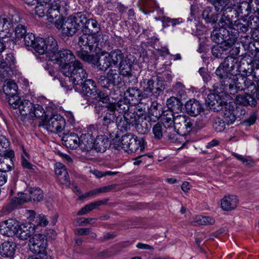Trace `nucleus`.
<instances>
[{
  "mask_svg": "<svg viewBox=\"0 0 259 259\" xmlns=\"http://www.w3.org/2000/svg\"><path fill=\"white\" fill-rule=\"evenodd\" d=\"M68 8L66 1L54 0L47 15L48 21L54 23L58 29H62V33L68 36L73 35L85 20V15L82 13H77L63 20L61 16Z\"/></svg>",
  "mask_w": 259,
  "mask_h": 259,
  "instance_id": "nucleus-1",
  "label": "nucleus"
},
{
  "mask_svg": "<svg viewBox=\"0 0 259 259\" xmlns=\"http://www.w3.org/2000/svg\"><path fill=\"white\" fill-rule=\"evenodd\" d=\"M237 59L232 56H227L223 63H221L215 70V74L221 79V87L220 91L218 84L213 87L216 94L223 92L229 88L231 94L234 89L236 92L241 91L245 87V81L247 83H251L246 76L241 74H233V71L235 67Z\"/></svg>",
  "mask_w": 259,
  "mask_h": 259,
  "instance_id": "nucleus-2",
  "label": "nucleus"
},
{
  "mask_svg": "<svg viewBox=\"0 0 259 259\" xmlns=\"http://www.w3.org/2000/svg\"><path fill=\"white\" fill-rule=\"evenodd\" d=\"M59 65L61 72L69 78L73 76V79L78 81L80 79L79 75H85L84 68L81 62L76 60L72 52L68 49L58 50L52 53L50 59Z\"/></svg>",
  "mask_w": 259,
  "mask_h": 259,
  "instance_id": "nucleus-3",
  "label": "nucleus"
},
{
  "mask_svg": "<svg viewBox=\"0 0 259 259\" xmlns=\"http://www.w3.org/2000/svg\"><path fill=\"white\" fill-rule=\"evenodd\" d=\"M108 39V36L105 34L98 35L96 37L83 33L78 37L77 44L80 50L77 52V56L85 62H93L95 56L90 55V52H96L97 49H101L102 44Z\"/></svg>",
  "mask_w": 259,
  "mask_h": 259,
  "instance_id": "nucleus-4",
  "label": "nucleus"
},
{
  "mask_svg": "<svg viewBox=\"0 0 259 259\" xmlns=\"http://www.w3.org/2000/svg\"><path fill=\"white\" fill-rule=\"evenodd\" d=\"M85 75L80 76L78 81L73 79V76L69 78V80L72 83L76 89L81 88L82 93L84 95L90 97L98 102L106 103L109 100L108 96L103 92L98 91L96 89L94 81L91 79H87L88 74L84 69Z\"/></svg>",
  "mask_w": 259,
  "mask_h": 259,
  "instance_id": "nucleus-5",
  "label": "nucleus"
},
{
  "mask_svg": "<svg viewBox=\"0 0 259 259\" xmlns=\"http://www.w3.org/2000/svg\"><path fill=\"white\" fill-rule=\"evenodd\" d=\"M207 102L210 108L214 111H220L227 124L234 123L236 120L234 113L235 106L232 102H227L216 93L208 95Z\"/></svg>",
  "mask_w": 259,
  "mask_h": 259,
  "instance_id": "nucleus-6",
  "label": "nucleus"
},
{
  "mask_svg": "<svg viewBox=\"0 0 259 259\" xmlns=\"http://www.w3.org/2000/svg\"><path fill=\"white\" fill-rule=\"evenodd\" d=\"M103 104L104 105L102 107L96 108V112L99 116L102 117L103 127L99 128L97 125H90L89 126V130L90 132H93L97 128L100 130L101 133L104 134L109 133L110 134L108 130V125L114 123L115 118L116 117L117 115L108 101L106 103Z\"/></svg>",
  "mask_w": 259,
  "mask_h": 259,
  "instance_id": "nucleus-7",
  "label": "nucleus"
},
{
  "mask_svg": "<svg viewBox=\"0 0 259 259\" xmlns=\"http://www.w3.org/2000/svg\"><path fill=\"white\" fill-rule=\"evenodd\" d=\"M119 148L127 152H142L144 151L146 142L141 137L128 133L122 136Z\"/></svg>",
  "mask_w": 259,
  "mask_h": 259,
  "instance_id": "nucleus-8",
  "label": "nucleus"
},
{
  "mask_svg": "<svg viewBox=\"0 0 259 259\" xmlns=\"http://www.w3.org/2000/svg\"><path fill=\"white\" fill-rule=\"evenodd\" d=\"M32 48L39 54H47L50 59L52 53L58 50V44L57 40L52 36H49L45 39L37 37Z\"/></svg>",
  "mask_w": 259,
  "mask_h": 259,
  "instance_id": "nucleus-9",
  "label": "nucleus"
},
{
  "mask_svg": "<svg viewBox=\"0 0 259 259\" xmlns=\"http://www.w3.org/2000/svg\"><path fill=\"white\" fill-rule=\"evenodd\" d=\"M20 18L18 14L13 12L12 14L4 15L0 17V38L11 37L13 31L14 24L18 23Z\"/></svg>",
  "mask_w": 259,
  "mask_h": 259,
  "instance_id": "nucleus-10",
  "label": "nucleus"
},
{
  "mask_svg": "<svg viewBox=\"0 0 259 259\" xmlns=\"http://www.w3.org/2000/svg\"><path fill=\"white\" fill-rule=\"evenodd\" d=\"M193 122L191 119L186 115H180L175 117V124L174 126L175 131L172 132L171 136L176 138L174 140L178 139V135L185 136L189 134L192 130Z\"/></svg>",
  "mask_w": 259,
  "mask_h": 259,
  "instance_id": "nucleus-11",
  "label": "nucleus"
},
{
  "mask_svg": "<svg viewBox=\"0 0 259 259\" xmlns=\"http://www.w3.org/2000/svg\"><path fill=\"white\" fill-rule=\"evenodd\" d=\"M19 112L22 115L28 116L31 118H40L45 113L44 108L38 104H33L27 100H22L18 108Z\"/></svg>",
  "mask_w": 259,
  "mask_h": 259,
  "instance_id": "nucleus-12",
  "label": "nucleus"
},
{
  "mask_svg": "<svg viewBox=\"0 0 259 259\" xmlns=\"http://www.w3.org/2000/svg\"><path fill=\"white\" fill-rule=\"evenodd\" d=\"M41 125L49 132L58 133L64 130L65 121L60 115L55 114L42 120Z\"/></svg>",
  "mask_w": 259,
  "mask_h": 259,
  "instance_id": "nucleus-13",
  "label": "nucleus"
},
{
  "mask_svg": "<svg viewBox=\"0 0 259 259\" xmlns=\"http://www.w3.org/2000/svg\"><path fill=\"white\" fill-rule=\"evenodd\" d=\"M140 115L135 114V111L129 112V114L125 115H119L116 118V125L121 131H127L130 129L131 124H136L139 119Z\"/></svg>",
  "mask_w": 259,
  "mask_h": 259,
  "instance_id": "nucleus-14",
  "label": "nucleus"
},
{
  "mask_svg": "<svg viewBox=\"0 0 259 259\" xmlns=\"http://www.w3.org/2000/svg\"><path fill=\"white\" fill-rule=\"evenodd\" d=\"M30 250L34 254H44L47 247V239L42 234H36L29 240Z\"/></svg>",
  "mask_w": 259,
  "mask_h": 259,
  "instance_id": "nucleus-15",
  "label": "nucleus"
},
{
  "mask_svg": "<svg viewBox=\"0 0 259 259\" xmlns=\"http://www.w3.org/2000/svg\"><path fill=\"white\" fill-rule=\"evenodd\" d=\"M118 70L114 69H110L106 76H101L99 82L104 88H108L110 84L114 86L118 85L122 82V78L120 76Z\"/></svg>",
  "mask_w": 259,
  "mask_h": 259,
  "instance_id": "nucleus-16",
  "label": "nucleus"
},
{
  "mask_svg": "<svg viewBox=\"0 0 259 259\" xmlns=\"http://www.w3.org/2000/svg\"><path fill=\"white\" fill-rule=\"evenodd\" d=\"M15 67V59L12 54L7 55L5 59L0 61V81L9 78Z\"/></svg>",
  "mask_w": 259,
  "mask_h": 259,
  "instance_id": "nucleus-17",
  "label": "nucleus"
},
{
  "mask_svg": "<svg viewBox=\"0 0 259 259\" xmlns=\"http://www.w3.org/2000/svg\"><path fill=\"white\" fill-rule=\"evenodd\" d=\"M231 35L227 29L217 28L212 31L211 38L215 43L227 44V46L232 47L235 42L230 44Z\"/></svg>",
  "mask_w": 259,
  "mask_h": 259,
  "instance_id": "nucleus-18",
  "label": "nucleus"
},
{
  "mask_svg": "<svg viewBox=\"0 0 259 259\" xmlns=\"http://www.w3.org/2000/svg\"><path fill=\"white\" fill-rule=\"evenodd\" d=\"M153 78L143 79L140 82V88L143 91V98H148L152 95H159L162 90L155 85Z\"/></svg>",
  "mask_w": 259,
  "mask_h": 259,
  "instance_id": "nucleus-19",
  "label": "nucleus"
},
{
  "mask_svg": "<svg viewBox=\"0 0 259 259\" xmlns=\"http://www.w3.org/2000/svg\"><path fill=\"white\" fill-rule=\"evenodd\" d=\"M160 117L162 123H161L166 127V131L169 134V139L175 140L176 139L174 136H171L172 132L175 131L174 127L175 124V117L171 111H163L160 115Z\"/></svg>",
  "mask_w": 259,
  "mask_h": 259,
  "instance_id": "nucleus-20",
  "label": "nucleus"
},
{
  "mask_svg": "<svg viewBox=\"0 0 259 259\" xmlns=\"http://www.w3.org/2000/svg\"><path fill=\"white\" fill-rule=\"evenodd\" d=\"M18 222L15 219H9L0 223V233L10 237L16 234Z\"/></svg>",
  "mask_w": 259,
  "mask_h": 259,
  "instance_id": "nucleus-21",
  "label": "nucleus"
},
{
  "mask_svg": "<svg viewBox=\"0 0 259 259\" xmlns=\"http://www.w3.org/2000/svg\"><path fill=\"white\" fill-rule=\"evenodd\" d=\"M55 174L57 175L58 181L63 187L68 188L70 182L65 166L61 163H56L55 165Z\"/></svg>",
  "mask_w": 259,
  "mask_h": 259,
  "instance_id": "nucleus-22",
  "label": "nucleus"
},
{
  "mask_svg": "<svg viewBox=\"0 0 259 259\" xmlns=\"http://www.w3.org/2000/svg\"><path fill=\"white\" fill-rule=\"evenodd\" d=\"M81 25H84L82 30L83 33L94 35L95 37L98 35L103 34L99 33L100 29V26L97 21L93 19H87L85 16V20L83 21Z\"/></svg>",
  "mask_w": 259,
  "mask_h": 259,
  "instance_id": "nucleus-23",
  "label": "nucleus"
},
{
  "mask_svg": "<svg viewBox=\"0 0 259 259\" xmlns=\"http://www.w3.org/2000/svg\"><path fill=\"white\" fill-rule=\"evenodd\" d=\"M35 232V225L31 224H18L16 235L21 240H26Z\"/></svg>",
  "mask_w": 259,
  "mask_h": 259,
  "instance_id": "nucleus-24",
  "label": "nucleus"
},
{
  "mask_svg": "<svg viewBox=\"0 0 259 259\" xmlns=\"http://www.w3.org/2000/svg\"><path fill=\"white\" fill-rule=\"evenodd\" d=\"M235 103L236 104L243 106L254 107L256 105L255 98L252 96L250 92H248L237 95L235 97Z\"/></svg>",
  "mask_w": 259,
  "mask_h": 259,
  "instance_id": "nucleus-25",
  "label": "nucleus"
},
{
  "mask_svg": "<svg viewBox=\"0 0 259 259\" xmlns=\"http://www.w3.org/2000/svg\"><path fill=\"white\" fill-rule=\"evenodd\" d=\"M124 98L131 104H136L143 98V95L140 90L136 88H131L124 92Z\"/></svg>",
  "mask_w": 259,
  "mask_h": 259,
  "instance_id": "nucleus-26",
  "label": "nucleus"
},
{
  "mask_svg": "<svg viewBox=\"0 0 259 259\" xmlns=\"http://www.w3.org/2000/svg\"><path fill=\"white\" fill-rule=\"evenodd\" d=\"M95 59L96 60L90 62L97 65L100 70H105L112 66L111 60L108 53H103L99 57L95 56Z\"/></svg>",
  "mask_w": 259,
  "mask_h": 259,
  "instance_id": "nucleus-27",
  "label": "nucleus"
},
{
  "mask_svg": "<svg viewBox=\"0 0 259 259\" xmlns=\"http://www.w3.org/2000/svg\"><path fill=\"white\" fill-rule=\"evenodd\" d=\"M187 113L192 116H196L202 111L201 104L196 99H190L185 104Z\"/></svg>",
  "mask_w": 259,
  "mask_h": 259,
  "instance_id": "nucleus-28",
  "label": "nucleus"
},
{
  "mask_svg": "<svg viewBox=\"0 0 259 259\" xmlns=\"http://www.w3.org/2000/svg\"><path fill=\"white\" fill-rule=\"evenodd\" d=\"M16 245L13 241H5L0 245V255L10 259L13 257Z\"/></svg>",
  "mask_w": 259,
  "mask_h": 259,
  "instance_id": "nucleus-29",
  "label": "nucleus"
},
{
  "mask_svg": "<svg viewBox=\"0 0 259 259\" xmlns=\"http://www.w3.org/2000/svg\"><path fill=\"white\" fill-rule=\"evenodd\" d=\"M251 0L249 2L246 1L242 2L235 7L232 8V13L235 14V18L238 17L240 14H242L244 16H247L251 13Z\"/></svg>",
  "mask_w": 259,
  "mask_h": 259,
  "instance_id": "nucleus-30",
  "label": "nucleus"
},
{
  "mask_svg": "<svg viewBox=\"0 0 259 259\" xmlns=\"http://www.w3.org/2000/svg\"><path fill=\"white\" fill-rule=\"evenodd\" d=\"M64 145L67 148L75 149L79 147V138L75 133H71L65 134L63 137Z\"/></svg>",
  "mask_w": 259,
  "mask_h": 259,
  "instance_id": "nucleus-31",
  "label": "nucleus"
},
{
  "mask_svg": "<svg viewBox=\"0 0 259 259\" xmlns=\"http://www.w3.org/2000/svg\"><path fill=\"white\" fill-rule=\"evenodd\" d=\"M94 137L92 134L82 135L79 138V147L83 151H89L93 148Z\"/></svg>",
  "mask_w": 259,
  "mask_h": 259,
  "instance_id": "nucleus-32",
  "label": "nucleus"
},
{
  "mask_svg": "<svg viewBox=\"0 0 259 259\" xmlns=\"http://www.w3.org/2000/svg\"><path fill=\"white\" fill-rule=\"evenodd\" d=\"M109 145L110 143L106 136L99 135L94 140L93 148L98 152H104Z\"/></svg>",
  "mask_w": 259,
  "mask_h": 259,
  "instance_id": "nucleus-33",
  "label": "nucleus"
},
{
  "mask_svg": "<svg viewBox=\"0 0 259 259\" xmlns=\"http://www.w3.org/2000/svg\"><path fill=\"white\" fill-rule=\"evenodd\" d=\"M239 30L243 32H246L248 30V27L246 24L241 23L239 20L234 21L233 29H232V31H231L232 35L230 44L236 42Z\"/></svg>",
  "mask_w": 259,
  "mask_h": 259,
  "instance_id": "nucleus-34",
  "label": "nucleus"
},
{
  "mask_svg": "<svg viewBox=\"0 0 259 259\" xmlns=\"http://www.w3.org/2000/svg\"><path fill=\"white\" fill-rule=\"evenodd\" d=\"M231 14L232 13L228 14L223 13V14L218 22L219 28L227 29L228 31L230 33L231 31H232V29H233L234 24L232 20L233 15H231Z\"/></svg>",
  "mask_w": 259,
  "mask_h": 259,
  "instance_id": "nucleus-35",
  "label": "nucleus"
},
{
  "mask_svg": "<svg viewBox=\"0 0 259 259\" xmlns=\"http://www.w3.org/2000/svg\"><path fill=\"white\" fill-rule=\"evenodd\" d=\"M9 146V143L6 138L4 136H0V155L13 158L14 157V152L12 150L7 149Z\"/></svg>",
  "mask_w": 259,
  "mask_h": 259,
  "instance_id": "nucleus-36",
  "label": "nucleus"
},
{
  "mask_svg": "<svg viewBox=\"0 0 259 259\" xmlns=\"http://www.w3.org/2000/svg\"><path fill=\"white\" fill-rule=\"evenodd\" d=\"M237 202L238 200L236 196H226L221 201V207L225 210H229L236 207Z\"/></svg>",
  "mask_w": 259,
  "mask_h": 259,
  "instance_id": "nucleus-37",
  "label": "nucleus"
},
{
  "mask_svg": "<svg viewBox=\"0 0 259 259\" xmlns=\"http://www.w3.org/2000/svg\"><path fill=\"white\" fill-rule=\"evenodd\" d=\"M111 108L116 112L121 115H125V114H129V104L126 103L124 101H119L117 103H109Z\"/></svg>",
  "mask_w": 259,
  "mask_h": 259,
  "instance_id": "nucleus-38",
  "label": "nucleus"
},
{
  "mask_svg": "<svg viewBox=\"0 0 259 259\" xmlns=\"http://www.w3.org/2000/svg\"><path fill=\"white\" fill-rule=\"evenodd\" d=\"M119 72L123 76L130 77L131 76V68L132 62L127 57L123 60L120 64H119Z\"/></svg>",
  "mask_w": 259,
  "mask_h": 259,
  "instance_id": "nucleus-39",
  "label": "nucleus"
},
{
  "mask_svg": "<svg viewBox=\"0 0 259 259\" xmlns=\"http://www.w3.org/2000/svg\"><path fill=\"white\" fill-rule=\"evenodd\" d=\"M231 47L227 46V44L214 45L211 48V53L214 57L222 58L226 55L228 50Z\"/></svg>",
  "mask_w": 259,
  "mask_h": 259,
  "instance_id": "nucleus-40",
  "label": "nucleus"
},
{
  "mask_svg": "<svg viewBox=\"0 0 259 259\" xmlns=\"http://www.w3.org/2000/svg\"><path fill=\"white\" fill-rule=\"evenodd\" d=\"M218 12L223 11L224 13H232V9L231 8V5H229L227 2L224 0H214V1L210 2Z\"/></svg>",
  "mask_w": 259,
  "mask_h": 259,
  "instance_id": "nucleus-41",
  "label": "nucleus"
},
{
  "mask_svg": "<svg viewBox=\"0 0 259 259\" xmlns=\"http://www.w3.org/2000/svg\"><path fill=\"white\" fill-rule=\"evenodd\" d=\"M166 105L169 109V111H171L172 112L174 111L178 112L181 110L182 107L180 99L174 97H171L167 100Z\"/></svg>",
  "mask_w": 259,
  "mask_h": 259,
  "instance_id": "nucleus-42",
  "label": "nucleus"
},
{
  "mask_svg": "<svg viewBox=\"0 0 259 259\" xmlns=\"http://www.w3.org/2000/svg\"><path fill=\"white\" fill-rule=\"evenodd\" d=\"M202 17L206 23L214 24L218 20V15L214 14L210 8L207 7L203 11Z\"/></svg>",
  "mask_w": 259,
  "mask_h": 259,
  "instance_id": "nucleus-43",
  "label": "nucleus"
},
{
  "mask_svg": "<svg viewBox=\"0 0 259 259\" xmlns=\"http://www.w3.org/2000/svg\"><path fill=\"white\" fill-rule=\"evenodd\" d=\"M18 87L15 82L12 80L5 82L3 85V92L7 96L14 95L17 93Z\"/></svg>",
  "mask_w": 259,
  "mask_h": 259,
  "instance_id": "nucleus-44",
  "label": "nucleus"
},
{
  "mask_svg": "<svg viewBox=\"0 0 259 259\" xmlns=\"http://www.w3.org/2000/svg\"><path fill=\"white\" fill-rule=\"evenodd\" d=\"M112 65L120 64L125 59L122 51L119 49L115 50L109 53Z\"/></svg>",
  "mask_w": 259,
  "mask_h": 259,
  "instance_id": "nucleus-45",
  "label": "nucleus"
},
{
  "mask_svg": "<svg viewBox=\"0 0 259 259\" xmlns=\"http://www.w3.org/2000/svg\"><path fill=\"white\" fill-rule=\"evenodd\" d=\"M246 78L250 80L251 83L249 84L250 83H247L245 82V87L241 91H247V92H250L252 96L254 97L255 96L256 99L259 100V88H256L252 78H251L250 77L246 76Z\"/></svg>",
  "mask_w": 259,
  "mask_h": 259,
  "instance_id": "nucleus-46",
  "label": "nucleus"
},
{
  "mask_svg": "<svg viewBox=\"0 0 259 259\" xmlns=\"http://www.w3.org/2000/svg\"><path fill=\"white\" fill-rule=\"evenodd\" d=\"M152 132L154 134V138L156 139H160L164 134H166L168 138L170 135L166 131V127H165V126L159 122L157 123L154 125L153 127Z\"/></svg>",
  "mask_w": 259,
  "mask_h": 259,
  "instance_id": "nucleus-47",
  "label": "nucleus"
},
{
  "mask_svg": "<svg viewBox=\"0 0 259 259\" xmlns=\"http://www.w3.org/2000/svg\"><path fill=\"white\" fill-rule=\"evenodd\" d=\"M140 5L142 7L140 10H142L145 14L153 12V10H150L152 7H157L156 2L154 0H141Z\"/></svg>",
  "mask_w": 259,
  "mask_h": 259,
  "instance_id": "nucleus-48",
  "label": "nucleus"
},
{
  "mask_svg": "<svg viewBox=\"0 0 259 259\" xmlns=\"http://www.w3.org/2000/svg\"><path fill=\"white\" fill-rule=\"evenodd\" d=\"M215 220L213 218L210 217L202 215L196 216L193 221L195 225H209L214 223Z\"/></svg>",
  "mask_w": 259,
  "mask_h": 259,
  "instance_id": "nucleus-49",
  "label": "nucleus"
},
{
  "mask_svg": "<svg viewBox=\"0 0 259 259\" xmlns=\"http://www.w3.org/2000/svg\"><path fill=\"white\" fill-rule=\"evenodd\" d=\"M12 158L5 157L3 155H0V170L3 171H9L11 169V163Z\"/></svg>",
  "mask_w": 259,
  "mask_h": 259,
  "instance_id": "nucleus-50",
  "label": "nucleus"
},
{
  "mask_svg": "<svg viewBox=\"0 0 259 259\" xmlns=\"http://www.w3.org/2000/svg\"><path fill=\"white\" fill-rule=\"evenodd\" d=\"M29 192L31 200L40 201L42 200L43 193L40 189L36 188H30Z\"/></svg>",
  "mask_w": 259,
  "mask_h": 259,
  "instance_id": "nucleus-51",
  "label": "nucleus"
},
{
  "mask_svg": "<svg viewBox=\"0 0 259 259\" xmlns=\"http://www.w3.org/2000/svg\"><path fill=\"white\" fill-rule=\"evenodd\" d=\"M173 91L180 99H186V92L185 90L184 85L181 82H177L173 87Z\"/></svg>",
  "mask_w": 259,
  "mask_h": 259,
  "instance_id": "nucleus-52",
  "label": "nucleus"
},
{
  "mask_svg": "<svg viewBox=\"0 0 259 259\" xmlns=\"http://www.w3.org/2000/svg\"><path fill=\"white\" fill-rule=\"evenodd\" d=\"M35 5V12L39 17H43L46 15L47 16L48 13V11L50 8L47 11V8H46L47 5L38 3Z\"/></svg>",
  "mask_w": 259,
  "mask_h": 259,
  "instance_id": "nucleus-53",
  "label": "nucleus"
},
{
  "mask_svg": "<svg viewBox=\"0 0 259 259\" xmlns=\"http://www.w3.org/2000/svg\"><path fill=\"white\" fill-rule=\"evenodd\" d=\"M226 120L222 119L220 117L215 118L214 120L213 127L218 132H220L224 130L226 127Z\"/></svg>",
  "mask_w": 259,
  "mask_h": 259,
  "instance_id": "nucleus-54",
  "label": "nucleus"
},
{
  "mask_svg": "<svg viewBox=\"0 0 259 259\" xmlns=\"http://www.w3.org/2000/svg\"><path fill=\"white\" fill-rule=\"evenodd\" d=\"M29 201H31L29 193H21L18 197L12 200V202L17 204H21Z\"/></svg>",
  "mask_w": 259,
  "mask_h": 259,
  "instance_id": "nucleus-55",
  "label": "nucleus"
},
{
  "mask_svg": "<svg viewBox=\"0 0 259 259\" xmlns=\"http://www.w3.org/2000/svg\"><path fill=\"white\" fill-rule=\"evenodd\" d=\"M8 102L9 104L14 108H18L20 104H21V100L17 94L7 96Z\"/></svg>",
  "mask_w": 259,
  "mask_h": 259,
  "instance_id": "nucleus-56",
  "label": "nucleus"
},
{
  "mask_svg": "<svg viewBox=\"0 0 259 259\" xmlns=\"http://www.w3.org/2000/svg\"><path fill=\"white\" fill-rule=\"evenodd\" d=\"M26 34L25 27L22 25H18L15 30V39H20L23 38Z\"/></svg>",
  "mask_w": 259,
  "mask_h": 259,
  "instance_id": "nucleus-57",
  "label": "nucleus"
},
{
  "mask_svg": "<svg viewBox=\"0 0 259 259\" xmlns=\"http://www.w3.org/2000/svg\"><path fill=\"white\" fill-rule=\"evenodd\" d=\"M109 188H108L107 187H104L103 188H99L96 189L94 190H92V191H91L90 192L86 193L84 194V195H82V196H79V198L83 199L84 198H85V197H89L90 196L96 195L100 193L107 192L109 190Z\"/></svg>",
  "mask_w": 259,
  "mask_h": 259,
  "instance_id": "nucleus-58",
  "label": "nucleus"
},
{
  "mask_svg": "<svg viewBox=\"0 0 259 259\" xmlns=\"http://www.w3.org/2000/svg\"><path fill=\"white\" fill-rule=\"evenodd\" d=\"M25 45L27 47H32L36 38L34 35L32 33H26L23 37Z\"/></svg>",
  "mask_w": 259,
  "mask_h": 259,
  "instance_id": "nucleus-59",
  "label": "nucleus"
},
{
  "mask_svg": "<svg viewBox=\"0 0 259 259\" xmlns=\"http://www.w3.org/2000/svg\"><path fill=\"white\" fill-rule=\"evenodd\" d=\"M75 234L78 235H87L91 234L92 237H95L96 235L93 232L91 233V230L89 228H79L77 229L75 232Z\"/></svg>",
  "mask_w": 259,
  "mask_h": 259,
  "instance_id": "nucleus-60",
  "label": "nucleus"
},
{
  "mask_svg": "<svg viewBox=\"0 0 259 259\" xmlns=\"http://www.w3.org/2000/svg\"><path fill=\"white\" fill-rule=\"evenodd\" d=\"M163 25L165 26H169L171 25L172 26H175L177 24H179L180 22L177 19H170L168 17L164 18L162 20Z\"/></svg>",
  "mask_w": 259,
  "mask_h": 259,
  "instance_id": "nucleus-61",
  "label": "nucleus"
},
{
  "mask_svg": "<svg viewBox=\"0 0 259 259\" xmlns=\"http://www.w3.org/2000/svg\"><path fill=\"white\" fill-rule=\"evenodd\" d=\"M106 203V201L100 200V201H97L91 203L88 205H85L86 208L87 209V211L89 212L92 211V210L96 208L98 206L105 204Z\"/></svg>",
  "mask_w": 259,
  "mask_h": 259,
  "instance_id": "nucleus-62",
  "label": "nucleus"
},
{
  "mask_svg": "<svg viewBox=\"0 0 259 259\" xmlns=\"http://www.w3.org/2000/svg\"><path fill=\"white\" fill-rule=\"evenodd\" d=\"M37 225L46 226L48 224L49 221L46 218V217L42 214L38 215L36 220Z\"/></svg>",
  "mask_w": 259,
  "mask_h": 259,
  "instance_id": "nucleus-63",
  "label": "nucleus"
},
{
  "mask_svg": "<svg viewBox=\"0 0 259 259\" xmlns=\"http://www.w3.org/2000/svg\"><path fill=\"white\" fill-rule=\"evenodd\" d=\"M233 155L245 165H249L250 164L251 161L249 159L244 157L242 155L237 153H233Z\"/></svg>",
  "mask_w": 259,
  "mask_h": 259,
  "instance_id": "nucleus-64",
  "label": "nucleus"
}]
</instances>
